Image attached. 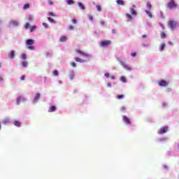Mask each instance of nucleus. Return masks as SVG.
Returning a JSON list of instances; mask_svg holds the SVG:
<instances>
[{
    "mask_svg": "<svg viewBox=\"0 0 179 179\" xmlns=\"http://www.w3.org/2000/svg\"><path fill=\"white\" fill-rule=\"evenodd\" d=\"M166 6L167 8H169V9H174L177 8L178 5H177V3H176L175 0H170L167 3Z\"/></svg>",
    "mask_w": 179,
    "mask_h": 179,
    "instance_id": "f257e3e1",
    "label": "nucleus"
},
{
    "mask_svg": "<svg viewBox=\"0 0 179 179\" xmlns=\"http://www.w3.org/2000/svg\"><path fill=\"white\" fill-rule=\"evenodd\" d=\"M111 44V41L110 40H103L100 42V47L107 48Z\"/></svg>",
    "mask_w": 179,
    "mask_h": 179,
    "instance_id": "f03ea898",
    "label": "nucleus"
},
{
    "mask_svg": "<svg viewBox=\"0 0 179 179\" xmlns=\"http://www.w3.org/2000/svg\"><path fill=\"white\" fill-rule=\"evenodd\" d=\"M168 26L173 30V29H176V27H177V22L173 20H171L168 22Z\"/></svg>",
    "mask_w": 179,
    "mask_h": 179,
    "instance_id": "7ed1b4c3",
    "label": "nucleus"
},
{
    "mask_svg": "<svg viewBox=\"0 0 179 179\" xmlns=\"http://www.w3.org/2000/svg\"><path fill=\"white\" fill-rule=\"evenodd\" d=\"M119 62L124 69H127V71H131L132 69L131 66L127 65L124 62L119 61Z\"/></svg>",
    "mask_w": 179,
    "mask_h": 179,
    "instance_id": "20e7f679",
    "label": "nucleus"
},
{
    "mask_svg": "<svg viewBox=\"0 0 179 179\" xmlns=\"http://www.w3.org/2000/svg\"><path fill=\"white\" fill-rule=\"evenodd\" d=\"M158 85L162 87H167V86H169V83L166 80H162L158 82Z\"/></svg>",
    "mask_w": 179,
    "mask_h": 179,
    "instance_id": "39448f33",
    "label": "nucleus"
},
{
    "mask_svg": "<svg viewBox=\"0 0 179 179\" xmlns=\"http://www.w3.org/2000/svg\"><path fill=\"white\" fill-rule=\"evenodd\" d=\"M122 120L123 122L127 124V125H131L132 124V122H131V119H129V117H128L127 115H123Z\"/></svg>",
    "mask_w": 179,
    "mask_h": 179,
    "instance_id": "423d86ee",
    "label": "nucleus"
},
{
    "mask_svg": "<svg viewBox=\"0 0 179 179\" xmlns=\"http://www.w3.org/2000/svg\"><path fill=\"white\" fill-rule=\"evenodd\" d=\"M169 131V127L165 126L164 127H162L159 131H158V134L159 135H163V134H166V132H167Z\"/></svg>",
    "mask_w": 179,
    "mask_h": 179,
    "instance_id": "0eeeda50",
    "label": "nucleus"
},
{
    "mask_svg": "<svg viewBox=\"0 0 179 179\" xmlns=\"http://www.w3.org/2000/svg\"><path fill=\"white\" fill-rule=\"evenodd\" d=\"M76 52L78 54H80V55H83V57H86L87 58H89V55L85 53V52L80 50H76Z\"/></svg>",
    "mask_w": 179,
    "mask_h": 179,
    "instance_id": "6e6552de",
    "label": "nucleus"
},
{
    "mask_svg": "<svg viewBox=\"0 0 179 179\" xmlns=\"http://www.w3.org/2000/svg\"><path fill=\"white\" fill-rule=\"evenodd\" d=\"M15 50H12L11 52H8V57L9 58H11V59H13V58H15Z\"/></svg>",
    "mask_w": 179,
    "mask_h": 179,
    "instance_id": "1a4fd4ad",
    "label": "nucleus"
},
{
    "mask_svg": "<svg viewBox=\"0 0 179 179\" xmlns=\"http://www.w3.org/2000/svg\"><path fill=\"white\" fill-rule=\"evenodd\" d=\"M40 97H41V94H40V93L36 94L34 99V103H36V101H38Z\"/></svg>",
    "mask_w": 179,
    "mask_h": 179,
    "instance_id": "9d476101",
    "label": "nucleus"
},
{
    "mask_svg": "<svg viewBox=\"0 0 179 179\" xmlns=\"http://www.w3.org/2000/svg\"><path fill=\"white\" fill-rule=\"evenodd\" d=\"M21 101H24V97L23 96H19L17 98V104L19 106L20 104Z\"/></svg>",
    "mask_w": 179,
    "mask_h": 179,
    "instance_id": "9b49d317",
    "label": "nucleus"
},
{
    "mask_svg": "<svg viewBox=\"0 0 179 179\" xmlns=\"http://www.w3.org/2000/svg\"><path fill=\"white\" fill-rule=\"evenodd\" d=\"M26 44H27V45H33V44H34V40H33V39H28L26 41Z\"/></svg>",
    "mask_w": 179,
    "mask_h": 179,
    "instance_id": "f8f14e48",
    "label": "nucleus"
},
{
    "mask_svg": "<svg viewBox=\"0 0 179 179\" xmlns=\"http://www.w3.org/2000/svg\"><path fill=\"white\" fill-rule=\"evenodd\" d=\"M10 26H14V27L19 26V23L17 22V21L12 20L10 22Z\"/></svg>",
    "mask_w": 179,
    "mask_h": 179,
    "instance_id": "ddd939ff",
    "label": "nucleus"
},
{
    "mask_svg": "<svg viewBox=\"0 0 179 179\" xmlns=\"http://www.w3.org/2000/svg\"><path fill=\"white\" fill-rule=\"evenodd\" d=\"M57 110V107L55 106H52L48 109V113H54Z\"/></svg>",
    "mask_w": 179,
    "mask_h": 179,
    "instance_id": "4468645a",
    "label": "nucleus"
},
{
    "mask_svg": "<svg viewBox=\"0 0 179 179\" xmlns=\"http://www.w3.org/2000/svg\"><path fill=\"white\" fill-rule=\"evenodd\" d=\"M126 16L127 17V22H131V20H134V18L132 17V15H131L130 14L127 13Z\"/></svg>",
    "mask_w": 179,
    "mask_h": 179,
    "instance_id": "2eb2a0df",
    "label": "nucleus"
},
{
    "mask_svg": "<svg viewBox=\"0 0 179 179\" xmlns=\"http://www.w3.org/2000/svg\"><path fill=\"white\" fill-rule=\"evenodd\" d=\"M78 7L80 8V9H82V10H85V9H86L85 5L80 2L78 3Z\"/></svg>",
    "mask_w": 179,
    "mask_h": 179,
    "instance_id": "dca6fc26",
    "label": "nucleus"
},
{
    "mask_svg": "<svg viewBox=\"0 0 179 179\" xmlns=\"http://www.w3.org/2000/svg\"><path fill=\"white\" fill-rule=\"evenodd\" d=\"M66 40H68V38H67L66 36H62V37L59 38V41H60L61 43H64V42L66 41Z\"/></svg>",
    "mask_w": 179,
    "mask_h": 179,
    "instance_id": "f3484780",
    "label": "nucleus"
},
{
    "mask_svg": "<svg viewBox=\"0 0 179 179\" xmlns=\"http://www.w3.org/2000/svg\"><path fill=\"white\" fill-rule=\"evenodd\" d=\"M116 3H117V5H121V6H124V0H117Z\"/></svg>",
    "mask_w": 179,
    "mask_h": 179,
    "instance_id": "a211bd4d",
    "label": "nucleus"
},
{
    "mask_svg": "<svg viewBox=\"0 0 179 179\" xmlns=\"http://www.w3.org/2000/svg\"><path fill=\"white\" fill-rule=\"evenodd\" d=\"M145 13L148 14V16H149L150 18L153 17V15L149 10H145Z\"/></svg>",
    "mask_w": 179,
    "mask_h": 179,
    "instance_id": "6ab92c4d",
    "label": "nucleus"
},
{
    "mask_svg": "<svg viewBox=\"0 0 179 179\" xmlns=\"http://www.w3.org/2000/svg\"><path fill=\"white\" fill-rule=\"evenodd\" d=\"M21 65L23 68H27L29 63L27 61H24L21 64Z\"/></svg>",
    "mask_w": 179,
    "mask_h": 179,
    "instance_id": "aec40b11",
    "label": "nucleus"
},
{
    "mask_svg": "<svg viewBox=\"0 0 179 179\" xmlns=\"http://www.w3.org/2000/svg\"><path fill=\"white\" fill-rule=\"evenodd\" d=\"M75 61H76V62H81V63L85 62V60H83V59H80V58H79V57H76V58H75Z\"/></svg>",
    "mask_w": 179,
    "mask_h": 179,
    "instance_id": "412c9836",
    "label": "nucleus"
},
{
    "mask_svg": "<svg viewBox=\"0 0 179 179\" xmlns=\"http://www.w3.org/2000/svg\"><path fill=\"white\" fill-rule=\"evenodd\" d=\"M146 7H147V8L148 9V10H150V9H152V4L150 3V2H148L147 3H146Z\"/></svg>",
    "mask_w": 179,
    "mask_h": 179,
    "instance_id": "4be33fe9",
    "label": "nucleus"
},
{
    "mask_svg": "<svg viewBox=\"0 0 179 179\" xmlns=\"http://www.w3.org/2000/svg\"><path fill=\"white\" fill-rule=\"evenodd\" d=\"M120 80L121 82H123V83H127V78H125V76H121Z\"/></svg>",
    "mask_w": 179,
    "mask_h": 179,
    "instance_id": "5701e85b",
    "label": "nucleus"
},
{
    "mask_svg": "<svg viewBox=\"0 0 179 179\" xmlns=\"http://www.w3.org/2000/svg\"><path fill=\"white\" fill-rule=\"evenodd\" d=\"M27 48L31 51H34L36 50V48L33 45L28 46Z\"/></svg>",
    "mask_w": 179,
    "mask_h": 179,
    "instance_id": "b1692460",
    "label": "nucleus"
},
{
    "mask_svg": "<svg viewBox=\"0 0 179 179\" xmlns=\"http://www.w3.org/2000/svg\"><path fill=\"white\" fill-rule=\"evenodd\" d=\"M165 47H166V44L165 43H162L161 45L159 46V50L161 51H163V50H164Z\"/></svg>",
    "mask_w": 179,
    "mask_h": 179,
    "instance_id": "393cba45",
    "label": "nucleus"
},
{
    "mask_svg": "<svg viewBox=\"0 0 179 179\" xmlns=\"http://www.w3.org/2000/svg\"><path fill=\"white\" fill-rule=\"evenodd\" d=\"M160 36H161L162 38H166V37H167V35H166V33H164L163 31L161 32Z\"/></svg>",
    "mask_w": 179,
    "mask_h": 179,
    "instance_id": "a878e982",
    "label": "nucleus"
},
{
    "mask_svg": "<svg viewBox=\"0 0 179 179\" xmlns=\"http://www.w3.org/2000/svg\"><path fill=\"white\" fill-rule=\"evenodd\" d=\"M14 125H15V127H20V122H19V121H17V120H15V121L14 122Z\"/></svg>",
    "mask_w": 179,
    "mask_h": 179,
    "instance_id": "bb28decb",
    "label": "nucleus"
},
{
    "mask_svg": "<svg viewBox=\"0 0 179 179\" xmlns=\"http://www.w3.org/2000/svg\"><path fill=\"white\" fill-rule=\"evenodd\" d=\"M21 58H22V59H27V55H26V54H22V55H21Z\"/></svg>",
    "mask_w": 179,
    "mask_h": 179,
    "instance_id": "cd10ccee",
    "label": "nucleus"
},
{
    "mask_svg": "<svg viewBox=\"0 0 179 179\" xmlns=\"http://www.w3.org/2000/svg\"><path fill=\"white\" fill-rule=\"evenodd\" d=\"M69 78H70L71 80H72L73 79V78H75V73H70Z\"/></svg>",
    "mask_w": 179,
    "mask_h": 179,
    "instance_id": "c85d7f7f",
    "label": "nucleus"
},
{
    "mask_svg": "<svg viewBox=\"0 0 179 179\" xmlns=\"http://www.w3.org/2000/svg\"><path fill=\"white\" fill-rule=\"evenodd\" d=\"M67 3L68 5H73L75 2L73 1V0H67Z\"/></svg>",
    "mask_w": 179,
    "mask_h": 179,
    "instance_id": "c756f323",
    "label": "nucleus"
},
{
    "mask_svg": "<svg viewBox=\"0 0 179 179\" xmlns=\"http://www.w3.org/2000/svg\"><path fill=\"white\" fill-rule=\"evenodd\" d=\"M48 20L50 23H55V20L54 19L51 18V17H48Z\"/></svg>",
    "mask_w": 179,
    "mask_h": 179,
    "instance_id": "7c9ffc66",
    "label": "nucleus"
},
{
    "mask_svg": "<svg viewBox=\"0 0 179 179\" xmlns=\"http://www.w3.org/2000/svg\"><path fill=\"white\" fill-rule=\"evenodd\" d=\"M36 29H37V27H36V26H32V27L30 28V32L32 33V31H34V30H36Z\"/></svg>",
    "mask_w": 179,
    "mask_h": 179,
    "instance_id": "2f4dec72",
    "label": "nucleus"
},
{
    "mask_svg": "<svg viewBox=\"0 0 179 179\" xmlns=\"http://www.w3.org/2000/svg\"><path fill=\"white\" fill-rule=\"evenodd\" d=\"M124 96L121 94V95H117L116 96V99H118L119 100H121V99H124Z\"/></svg>",
    "mask_w": 179,
    "mask_h": 179,
    "instance_id": "473e14b6",
    "label": "nucleus"
},
{
    "mask_svg": "<svg viewBox=\"0 0 179 179\" xmlns=\"http://www.w3.org/2000/svg\"><path fill=\"white\" fill-rule=\"evenodd\" d=\"M29 8H30V6L29 5V3H26L24 4L23 9L26 10V9H29Z\"/></svg>",
    "mask_w": 179,
    "mask_h": 179,
    "instance_id": "72a5a7b5",
    "label": "nucleus"
},
{
    "mask_svg": "<svg viewBox=\"0 0 179 179\" xmlns=\"http://www.w3.org/2000/svg\"><path fill=\"white\" fill-rule=\"evenodd\" d=\"M96 10H98V12H101V6L96 5Z\"/></svg>",
    "mask_w": 179,
    "mask_h": 179,
    "instance_id": "f704fd0d",
    "label": "nucleus"
},
{
    "mask_svg": "<svg viewBox=\"0 0 179 179\" xmlns=\"http://www.w3.org/2000/svg\"><path fill=\"white\" fill-rule=\"evenodd\" d=\"M131 15H136L138 13H136V10H135L134 9H132L131 10Z\"/></svg>",
    "mask_w": 179,
    "mask_h": 179,
    "instance_id": "c9c22d12",
    "label": "nucleus"
},
{
    "mask_svg": "<svg viewBox=\"0 0 179 179\" xmlns=\"http://www.w3.org/2000/svg\"><path fill=\"white\" fill-rule=\"evenodd\" d=\"M53 75H54V76H58V75H59L58 71L55 70L53 71Z\"/></svg>",
    "mask_w": 179,
    "mask_h": 179,
    "instance_id": "e433bc0d",
    "label": "nucleus"
},
{
    "mask_svg": "<svg viewBox=\"0 0 179 179\" xmlns=\"http://www.w3.org/2000/svg\"><path fill=\"white\" fill-rule=\"evenodd\" d=\"M25 29H29L30 27V24L29 22H27L24 26Z\"/></svg>",
    "mask_w": 179,
    "mask_h": 179,
    "instance_id": "4c0bfd02",
    "label": "nucleus"
},
{
    "mask_svg": "<svg viewBox=\"0 0 179 179\" xmlns=\"http://www.w3.org/2000/svg\"><path fill=\"white\" fill-rule=\"evenodd\" d=\"M71 22L73 24H76V23H78V20H76V19H73Z\"/></svg>",
    "mask_w": 179,
    "mask_h": 179,
    "instance_id": "58836bf2",
    "label": "nucleus"
},
{
    "mask_svg": "<svg viewBox=\"0 0 179 179\" xmlns=\"http://www.w3.org/2000/svg\"><path fill=\"white\" fill-rule=\"evenodd\" d=\"M43 26L45 29H48V25L47 24V23L43 22Z\"/></svg>",
    "mask_w": 179,
    "mask_h": 179,
    "instance_id": "ea45409f",
    "label": "nucleus"
},
{
    "mask_svg": "<svg viewBox=\"0 0 179 179\" xmlns=\"http://www.w3.org/2000/svg\"><path fill=\"white\" fill-rule=\"evenodd\" d=\"M48 16H55V13L52 12H49L48 13Z\"/></svg>",
    "mask_w": 179,
    "mask_h": 179,
    "instance_id": "a19ab883",
    "label": "nucleus"
},
{
    "mask_svg": "<svg viewBox=\"0 0 179 179\" xmlns=\"http://www.w3.org/2000/svg\"><path fill=\"white\" fill-rule=\"evenodd\" d=\"M71 66H73V68H76V63L72 62V63L71 64Z\"/></svg>",
    "mask_w": 179,
    "mask_h": 179,
    "instance_id": "79ce46f5",
    "label": "nucleus"
},
{
    "mask_svg": "<svg viewBox=\"0 0 179 179\" xmlns=\"http://www.w3.org/2000/svg\"><path fill=\"white\" fill-rule=\"evenodd\" d=\"M131 57H136V52H131Z\"/></svg>",
    "mask_w": 179,
    "mask_h": 179,
    "instance_id": "37998d69",
    "label": "nucleus"
},
{
    "mask_svg": "<svg viewBox=\"0 0 179 179\" xmlns=\"http://www.w3.org/2000/svg\"><path fill=\"white\" fill-rule=\"evenodd\" d=\"M20 79H21V80H24L26 79V76H22Z\"/></svg>",
    "mask_w": 179,
    "mask_h": 179,
    "instance_id": "c03bdc74",
    "label": "nucleus"
},
{
    "mask_svg": "<svg viewBox=\"0 0 179 179\" xmlns=\"http://www.w3.org/2000/svg\"><path fill=\"white\" fill-rule=\"evenodd\" d=\"M125 110H127V108H125V106H122L121 108V111H125Z\"/></svg>",
    "mask_w": 179,
    "mask_h": 179,
    "instance_id": "a18cd8bd",
    "label": "nucleus"
},
{
    "mask_svg": "<svg viewBox=\"0 0 179 179\" xmlns=\"http://www.w3.org/2000/svg\"><path fill=\"white\" fill-rule=\"evenodd\" d=\"M69 30H73V26L70 25V26L69 27Z\"/></svg>",
    "mask_w": 179,
    "mask_h": 179,
    "instance_id": "49530a36",
    "label": "nucleus"
},
{
    "mask_svg": "<svg viewBox=\"0 0 179 179\" xmlns=\"http://www.w3.org/2000/svg\"><path fill=\"white\" fill-rule=\"evenodd\" d=\"M8 123V120L5 119L3 120V124H7Z\"/></svg>",
    "mask_w": 179,
    "mask_h": 179,
    "instance_id": "de8ad7c7",
    "label": "nucleus"
},
{
    "mask_svg": "<svg viewBox=\"0 0 179 179\" xmlns=\"http://www.w3.org/2000/svg\"><path fill=\"white\" fill-rule=\"evenodd\" d=\"M106 78H110V74L108 73H105Z\"/></svg>",
    "mask_w": 179,
    "mask_h": 179,
    "instance_id": "09e8293b",
    "label": "nucleus"
},
{
    "mask_svg": "<svg viewBox=\"0 0 179 179\" xmlns=\"http://www.w3.org/2000/svg\"><path fill=\"white\" fill-rule=\"evenodd\" d=\"M89 20L91 21L93 20V16L89 15Z\"/></svg>",
    "mask_w": 179,
    "mask_h": 179,
    "instance_id": "8fccbe9b",
    "label": "nucleus"
},
{
    "mask_svg": "<svg viewBox=\"0 0 179 179\" xmlns=\"http://www.w3.org/2000/svg\"><path fill=\"white\" fill-rule=\"evenodd\" d=\"M110 78H111V79H112L113 80H114V79H115V77L114 76H111Z\"/></svg>",
    "mask_w": 179,
    "mask_h": 179,
    "instance_id": "3c124183",
    "label": "nucleus"
},
{
    "mask_svg": "<svg viewBox=\"0 0 179 179\" xmlns=\"http://www.w3.org/2000/svg\"><path fill=\"white\" fill-rule=\"evenodd\" d=\"M146 37H147L146 34H144V35L142 36L143 38H146Z\"/></svg>",
    "mask_w": 179,
    "mask_h": 179,
    "instance_id": "603ef678",
    "label": "nucleus"
},
{
    "mask_svg": "<svg viewBox=\"0 0 179 179\" xmlns=\"http://www.w3.org/2000/svg\"><path fill=\"white\" fill-rule=\"evenodd\" d=\"M48 3H49V5H52V4H53L52 1H50L48 2Z\"/></svg>",
    "mask_w": 179,
    "mask_h": 179,
    "instance_id": "864d4df0",
    "label": "nucleus"
},
{
    "mask_svg": "<svg viewBox=\"0 0 179 179\" xmlns=\"http://www.w3.org/2000/svg\"><path fill=\"white\" fill-rule=\"evenodd\" d=\"M3 78H2V77H0V82H3Z\"/></svg>",
    "mask_w": 179,
    "mask_h": 179,
    "instance_id": "5fc2aeb1",
    "label": "nucleus"
},
{
    "mask_svg": "<svg viewBox=\"0 0 179 179\" xmlns=\"http://www.w3.org/2000/svg\"><path fill=\"white\" fill-rule=\"evenodd\" d=\"M168 44L171 45V44H173V43H172L171 42L169 41V42H168Z\"/></svg>",
    "mask_w": 179,
    "mask_h": 179,
    "instance_id": "6e6d98bb",
    "label": "nucleus"
},
{
    "mask_svg": "<svg viewBox=\"0 0 179 179\" xmlns=\"http://www.w3.org/2000/svg\"><path fill=\"white\" fill-rule=\"evenodd\" d=\"M0 129H1V123H0Z\"/></svg>",
    "mask_w": 179,
    "mask_h": 179,
    "instance_id": "4d7b16f0",
    "label": "nucleus"
},
{
    "mask_svg": "<svg viewBox=\"0 0 179 179\" xmlns=\"http://www.w3.org/2000/svg\"><path fill=\"white\" fill-rule=\"evenodd\" d=\"M0 68H1V63H0Z\"/></svg>",
    "mask_w": 179,
    "mask_h": 179,
    "instance_id": "13d9d810",
    "label": "nucleus"
}]
</instances>
